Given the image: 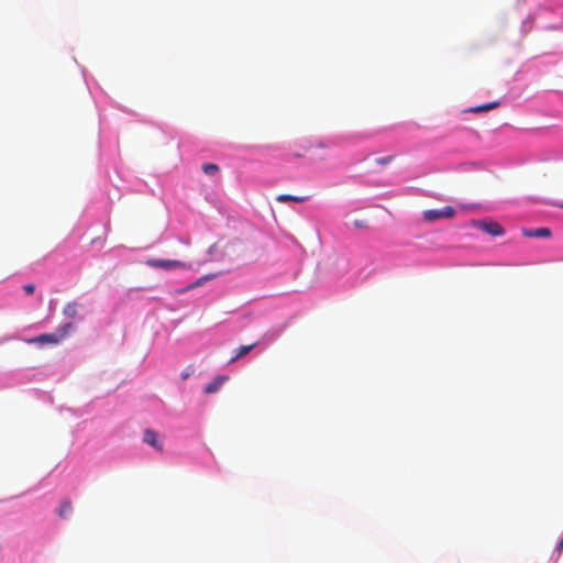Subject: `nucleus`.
Returning a JSON list of instances; mask_svg holds the SVG:
<instances>
[{
	"label": "nucleus",
	"instance_id": "f257e3e1",
	"mask_svg": "<svg viewBox=\"0 0 563 563\" xmlns=\"http://www.w3.org/2000/svg\"><path fill=\"white\" fill-rule=\"evenodd\" d=\"M73 323L67 322L63 324L56 332L54 333H44L38 336L26 340L29 344H38V345H57L63 340H65L68 335L70 330L73 329Z\"/></svg>",
	"mask_w": 563,
	"mask_h": 563
},
{
	"label": "nucleus",
	"instance_id": "f03ea898",
	"mask_svg": "<svg viewBox=\"0 0 563 563\" xmlns=\"http://www.w3.org/2000/svg\"><path fill=\"white\" fill-rule=\"evenodd\" d=\"M146 265L150 267L162 268L167 271L188 267L187 264L181 261L162 258L147 260Z\"/></svg>",
	"mask_w": 563,
	"mask_h": 563
},
{
	"label": "nucleus",
	"instance_id": "9d476101",
	"mask_svg": "<svg viewBox=\"0 0 563 563\" xmlns=\"http://www.w3.org/2000/svg\"><path fill=\"white\" fill-rule=\"evenodd\" d=\"M307 199H308V197L292 196V195H286V194L278 195L276 198V200L279 202H287V201L305 202Z\"/></svg>",
	"mask_w": 563,
	"mask_h": 563
},
{
	"label": "nucleus",
	"instance_id": "1a4fd4ad",
	"mask_svg": "<svg viewBox=\"0 0 563 563\" xmlns=\"http://www.w3.org/2000/svg\"><path fill=\"white\" fill-rule=\"evenodd\" d=\"M78 307H79V305L76 301L68 302L63 308V314L69 319L76 318V316L78 313Z\"/></svg>",
	"mask_w": 563,
	"mask_h": 563
},
{
	"label": "nucleus",
	"instance_id": "39448f33",
	"mask_svg": "<svg viewBox=\"0 0 563 563\" xmlns=\"http://www.w3.org/2000/svg\"><path fill=\"white\" fill-rule=\"evenodd\" d=\"M143 441L156 449L157 451H163V442L158 439V433L153 429H145L143 433Z\"/></svg>",
	"mask_w": 563,
	"mask_h": 563
},
{
	"label": "nucleus",
	"instance_id": "423d86ee",
	"mask_svg": "<svg viewBox=\"0 0 563 563\" xmlns=\"http://www.w3.org/2000/svg\"><path fill=\"white\" fill-rule=\"evenodd\" d=\"M227 380H228V376L219 375L216 378H213L210 383H208L205 386L203 390L206 394L217 393L220 389V387L222 386V384Z\"/></svg>",
	"mask_w": 563,
	"mask_h": 563
},
{
	"label": "nucleus",
	"instance_id": "9b49d317",
	"mask_svg": "<svg viewBox=\"0 0 563 563\" xmlns=\"http://www.w3.org/2000/svg\"><path fill=\"white\" fill-rule=\"evenodd\" d=\"M73 511V505L70 500H64L58 509V516L60 518H67Z\"/></svg>",
	"mask_w": 563,
	"mask_h": 563
},
{
	"label": "nucleus",
	"instance_id": "7ed1b4c3",
	"mask_svg": "<svg viewBox=\"0 0 563 563\" xmlns=\"http://www.w3.org/2000/svg\"><path fill=\"white\" fill-rule=\"evenodd\" d=\"M455 214V210L451 206H446L442 209H429L423 211V219L426 221H437L439 219H450L453 218Z\"/></svg>",
	"mask_w": 563,
	"mask_h": 563
},
{
	"label": "nucleus",
	"instance_id": "dca6fc26",
	"mask_svg": "<svg viewBox=\"0 0 563 563\" xmlns=\"http://www.w3.org/2000/svg\"><path fill=\"white\" fill-rule=\"evenodd\" d=\"M23 290L26 295H32L35 291V285L34 284H26L23 286Z\"/></svg>",
	"mask_w": 563,
	"mask_h": 563
},
{
	"label": "nucleus",
	"instance_id": "2eb2a0df",
	"mask_svg": "<svg viewBox=\"0 0 563 563\" xmlns=\"http://www.w3.org/2000/svg\"><path fill=\"white\" fill-rule=\"evenodd\" d=\"M394 159H395L394 155H388V156L376 158V163L379 165H387V164H390Z\"/></svg>",
	"mask_w": 563,
	"mask_h": 563
},
{
	"label": "nucleus",
	"instance_id": "4468645a",
	"mask_svg": "<svg viewBox=\"0 0 563 563\" xmlns=\"http://www.w3.org/2000/svg\"><path fill=\"white\" fill-rule=\"evenodd\" d=\"M211 278L210 275H206L197 279L195 283L188 285L186 288L181 290V292L189 291L191 289H195L196 287L201 286L206 280H209Z\"/></svg>",
	"mask_w": 563,
	"mask_h": 563
},
{
	"label": "nucleus",
	"instance_id": "a211bd4d",
	"mask_svg": "<svg viewBox=\"0 0 563 563\" xmlns=\"http://www.w3.org/2000/svg\"><path fill=\"white\" fill-rule=\"evenodd\" d=\"M556 549L559 550V552L563 550V537L562 540L558 543Z\"/></svg>",
	"mask_w": 563,
	"mask_h": 563
},
{
	"label": "nucleus",
	"instance_id": "f3484780",
	"mask_svg": "<svg viewBox=\"0 0 563 563\" xmlns=\"http://www.w3.org/2000/svg\"><path fill=\"white\" fill-rule=\"evenodd\" d=\"M191 373H192V371H189V372H183V373L180 374L181 379H184V380H185V379H187V378L191 375Z\"/></svg>",
	"mask_w": 563,
	"mask_h": 563
},
{
	"label": "nucleus",
	"instance_id": "6e6552de",
	"mask_svg": "<svg viewBox=\"0 0 563 563\" xmlns=\"http://www.w3.org/2000/svg\"><path fill=\"white\" fill-rule=\"evenodd\" d=\"M523 235L528 238H549L551 235V231L548 228H539L536 230L525 229Z\"/></svg>",
	"mask_w": 563,
	"mask_h": 563
},
{
	"label": "nucleus",
	"instance_id": "ddd939ff",
	"mask_svg": "<svg viewBox=\"0 0 563 563\" xmlns=\"http://www.w3.org/2000/svg\"><path fill=\"white\" fill-rule=\"evenodd\" d=\"M202 170L206 175L213 176L219 172V166L213 163H207L202 165Z\"/></svg>",
	"mask_w": 563,
	"mask_h": 563
},
{
	"label": "nucleus",
	"instance_id": "20e7f679",
	"mask_svg": "<svg viewBox=\"0 0 563 563\" xmlns=\"http://www.w3.org/2000/svg\"><path fill=\"white\" fill-rule=\"evenodd\" d=\"M476 227L492 236H500L505 233L504 228L496 221H478Z\"/></svg>",
	"mask_w": 563,
	"mask_h": 563
},
{
	"label": "nucleus",
	"instance_id": "0eeeda50",
	"mask_svg": "<svg viewBox=\"0 0 563 563\" xmlns=\"http://www.w3.org/2000/svg\"><path fill=\"white\" fill-rule=\"evenodd\" d=\"M257 345V343H252L250 345H241L239 346L236 350H235V354L230 358L229 363H234L236 362L239 358L245 356L246 354H249L255 346Z\"/></svg>",
	"mask_w": 563,
	"mask_h": 563
},
{
	"label": "nucleus",
	"instance_id": "f8f14e48",
	"mask_svg": "<svg viewBox=\"0 0 563 563\" xmlns=\"http://www.w3.org/2000/svg\"><path fill=\"white\" fill-rule=\"evenodd\" d=\"M498 106H499V102L498 101H494V102H490V103H485V104H482V106L473 107V108L470 109V111L474 112V113L482 112V111H489V110H493V109L497 108Z\"/></svg>",
	"mask_w": 563,
	"mask_h": 563
}]
</instances>
